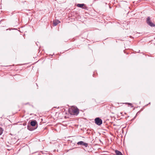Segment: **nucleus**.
<instances>
[{
    "label": "nucleus",
    "mask_w": 155,
    "mask_h": 155,
    "mask_svg": "<svg viewBox=\"0 0 155 155\" xmlns=\"http://www.w3.org/2000/svg\"><path fill=\"white\" fill-rule=\"evenodd\" d=\"M68 112L71 115H77L79 113L78 109L76 107H72L69 108Z\"/></svg>",
    "instance_id": "f257e3e1"
},
{
    "label": "nucleus",
    "mask_w": 155,
    "mask_h": 155,
    "mask_svg": "<svg viewBox=\"0 0 155 155\" xmlns=\"http://www.w3.org/2000/svg\"><path fill=\"white\" fill-rule=\"evenodd\" d=\"M28 129L30 131H32L36 129V128L30 125H28L27 126Z\"/></svg>",
    "instance_id": "39448f33"
},
{
    "label": "nucleus",
    "mask_w": 155,
    "mask_h": 155,
    "mask_svg": "<svg viewBox=\"0 0 155 155\" xmlns=\"http://www.w3.org/2000/svg\"><path fill=\"white\" fill-rule=\"evenodd\" d=\"M64 145L65 146V145H66V144H64Z\"/></svg>",
    "instance_id": "dca6fc26"
},
{
    "label": "nucleus",
    "mask_w": 155,
    "mask_h": 155,
    "mask_svg": "<svg viewBox=\"0 0 155 155\" xmlns=\"http://www.w3.org/2000/svg\"><path fill=\"white\" fill-rule=\"evenodd\" d=\"M37 122L35 120L32 121L30 123V125L32 127H34L36 125Z\"/></svg>",
    "instance_id": "0eeeda50"
},
{
    "label": "nucleus",
    "mask_w": 155,
    "mask_h": 155,
    "mask_svg": "<svg viewBox=\"0 0 155 155\" xmlns=\"http://www.w3.org/2000/svg\"><path fill=\"white\" fill-rule=\"evenodd\" d=\"M28 104V103H26V104Z\"/></svg>",
    "instance_id": "4468645a"
},
{
    "label": "nucleus",
    "mask_w": 155,
    "mask_h": 155,
    "mask_svg": "<svg viewBox=\"0 0 155 155\" xmlns=\"http://www.w3.org/2000/svg\"><path fill=\"white\" fill-rule=\"evenodd\" d=\"M76 6L78 7L84 9H87V7L84 4H78Z\"/></svg>",
    "instance_id": "20e7f679"
},
{
    "label": "nucleus",
    "mask_w": 155,
    "mask_h": 155,
    "mask_svg": "<svg viewBox=\"0 0 155 155\" xmlns=\"http://www.w3.org/2000/svg\"><path fill=\"white\" fill-rule=\"evenodd\" d=\"M146 23L151 27H155V24L153 23L150 17H148L146 19Z\"/></svg>",
    "instance_id": "f03ea898"
},
{
    "label": "nucleus",
    "mask_w": 155,
    "mask_h": 155,
    "mask_svg": "<svg viewBox=\"0 0 155 155\" xmlns=\"http://www.w3.org/2000/svg\"><path fill=\"white\" fill-rule=\"evenodd\" d=\"M60 23V21L58 20H54L53 21V24L54 26H56Z\"/></svg>",
    "instance_id": "423d86ee"
},
{
    "label": "nucleus",
    "mask_w": 155,
    "mask_h": 155,
    "mask_svg": "<svg viewBox=\"0 0 155 155\" xmlns=\"http://www.w3.org/2000/svg\"><path fill=\"white\" fill-rule=\"evenodd\" d=\"M115 152L117 155H123L118 150H116Z\"/></svg>",
    "instance_id": "6e6552de"
},
{
    "label": "nucleus",
    "mask_w": 155,
    "mask_h": 155,
    "mask_svg": "<svg viewBox=\"0 0 155 155\" xmlns=\"http://www.w3.org/2000/svg\"><path fill=\"white\" fill-rule=\"evenodd\" d=\"M2 132H1V131H0V135H1V134H2Z\"/></svg>",
    "instance_id": "ddd939ff"
},
{
    "label": "nucleus",
    "mask_w": 155,
    "mask_h": 155,
    "mask_svg": "<svg viewBox=\"0 0 155 155\" xmlns=\"http://www.w3.org/2000/svg\"><path fill=\"white\" fill-rule=\"evenodd\" d=\"M125 104H128L131 107H133V106L132 105V104L130 103H125Z\"/></svg>",
    "instance_id": "9d476101"
},
{
    "label": "nucleus",
    "mask_w": 155,
    "mask_h": 155,
    "mask_svg": "<svg viewBox=\"0 0 155 155\" xmlns=\"http://www.w3.org/2000/svg\"><path fill=\"white\" fill-rule=\"evenodd\" d=\"M77 144H78V145H83V144H84V142L83 141H79L77 143Z\"/></svg>",
    "instance_id": "1a4fd4ad"
},
{
    "label": "nucleus",
    "mask_w": 155,
    "mask_h": 155,
    "mask_svg": "<svg viewBox=\"0 0 155 155\" xmlns=\"http://www.w3.org/2000/svg\"><path fill=\"white\" fill-rule=\"evenodd\" d=\"M87 143H84V144H83V145H87Z\"/></svg>",
    "instance_id": "9b49d317"
},
{
    "label": "nucleus",
    "mask_w": 155,
    "mask_h": 155,
    "mask_svg": "<svg viewBox=\"0 0 155 155\" xmlns=\"http://www.w3.org/2000/svg\"><path fill=\"white\" fill-rule=\"evenodd\" d=\"M85 147V148H87V147H89V146H84Z\"/></svg>",
    "instance_id": "f8f14e48"
},
{
    "label": "nucleus",
    "mask_w": 155,
    "mask_h": 155,
    "mask_svg": "<svg viewBox=\"0 0 155 155\" xmlns=\"http://www.w3.org/2000/svg\"><path fill=\"white\" fill-rule=\"evenodd\" d=\"M84 150H85V149H84Z\"/></svg>",
    "instance_id": "2eb2a0df"
},
{
    "label": "nucleus",
    "mask_w": 155,
    "mask_h": 155,
    "mask_svg": "<svg viewBox=\"0 0 155 155\" xmlns=\"http://www.w3.org/2000/svg\"><path fill=\"white\" fill-rule=\"evenodd\" d=\"M95 123L98 125L100 126L102 123V120L99 117H97L94 120Z\"/></svg>",
    "instance_id": "7ed1b4c3"
}]
</instances>
